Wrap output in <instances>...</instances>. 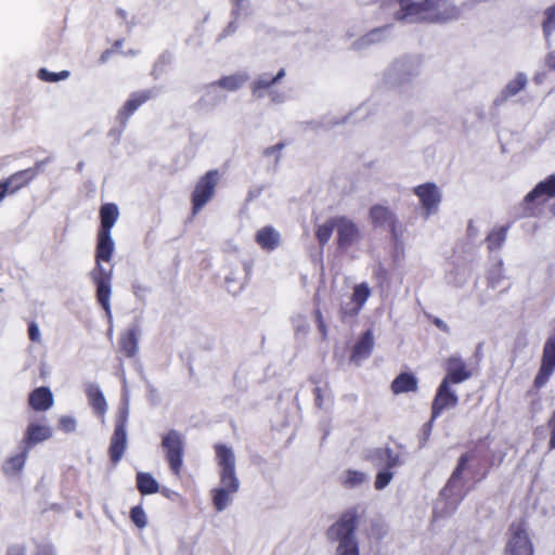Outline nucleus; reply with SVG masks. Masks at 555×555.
I'll return each instance as SVG.
<instances>
[{"instance_id":"f257e3e1","label":"nucleus","mask_w":555,"mask_h":555,"mask_svg":"<svg viewBox=\"0 0 555 555\" xmlns=\"http://www.w3.org/2000/svg\"><path fill=\"white\" fill-rule=\"evenodd\" d=\"M119 218L116 204L105 203L100 207V227L96 233L95 267L91 271V280L96 286V300L103 308L108 320H112L111 295L113 270L105 269L102 262H109L113 258L115 244L112 238V229Z\"/></svg>"},{"instance_id":"f03ea898","label":"nucleus","mask_w":555,"mask_h":555,"mask_svg":"<svg viewBox=\"0 0 555 555\" xmlns=\"http://www.w3.org/2000/svg\"><path fill=\"white\" fill-rule=\"evenodd\" d=\"M214 449L219 467L220 487L211 490V498L215 509L222 512L232 501V495L238 491L240 479L236 475L233 450L223 443H216Z\"/></svg>"},{"instance_id":"7ed1b4c3","label":"nucleus","mask_w":555,"mask_h":555,"mask_svg":"<svg viewBox=\"0 0 555 555\" xmlns=\"http://www.w3.org/2000/svg\"><path fill=\"white\" fill-rule=\"evenodd\" d=\"M365 516V508L352 506L345 509L326 530L330 542H336V555H360L357 529Z\"/></svg>"},{"instance_id":"20e7f679","label":"nucleus","mask_w":555,"mask_h":555,"mask_svg":"<svg viewBox=\"0 0 555 555\" xmlns=\"http://www.w3.org/2000/svg\"><path fill=\"white\" fill-rule=\"evenodd\" d=\"M461 15L460 9L448 0H422L405 3L403 9L396 14L397 20L416 17L418 21L429 23H444L457 20Z\"/></svg>"},{"instance_id":"39448f33","label":"nucleus","mask_w":555,"mask_h":555,"mask_svg":"<svg viewBox=\"0 0 555 555\" xmlns=\"http://www.w3.org/2000/svg\"><path fill=\"white\" fill-rule=\"evenodd\" d=\"M474 452H466L462 454L457 461L456 467L450 476L447 485L441 491V495L447 499H454V501L463 500L467 493L475 487L476 483L480 482L486 478L487 472L478 474L477 472H470L473 483L467 485L463 474L465 470H469L468 463L475 460Z\"/></svg>"},{"instance_id":"423d86ee","label":"nucleus","mask_w":555,"mask_h":555,"mask_svg":"<svg viewBox=\"0 0 555 555\" xmlns=\"http://www.w3.org/2000/svg\"><path fill=\"white\" fill-rule=\"evenodd\" d=\"M369 220L373 228L387 230L396 246L401 244L403 227L397 214L389 206L374 204L369 210Z\"/></svg>"},{"instance_id":"0eeeda50","label":"nucleus","mask_w":555,"mask_h":555,"mask_svg":"<svg viewBox=\"0 0 555 555\" xmlns=\"http://www.w3.org/2000/svg\"><path fill=\"white\" fill-rule=\"evenodd\" d=\"M220 180L217 169L208 170L199 177L191 193V215L195 217L215 197L216 188Z\"/></svg>"},{"instance_id":"6e6552de","label":"nucleus","mask_w":555,"mask_h":555,"mask_svg":"<svg viewBox=\"0 0 555 555\" xmlns=\"http://www.w3.org/2000/svg\"><path fill=\"white\" fill-rule=\"evenodd\" d=\"M162 449L169 469L176 477H180L183 468L184 439L176 429L168 430L162 437Z\"/></svg>"},{"instance_id":"1a4fd4ad","label":"nucleus","mask_w":555,"mask_h":555,"mask_svg":"<svg viewBox=\"0 0 555 555\" xmlns=\"http://www.w3.org/2000/svg\"><path fill=\"white\" fill-rule=\"evenodd\" d=\"M128 406L120 408L116 415L114 433L111 437L108 455L111 462L116 465L124 456L127 448V431L126 426L128 422Z\"/></svg>"},{"instance_id":"9d476101","label":"nucleus","mask_w":555,"mask_h":555,"mask_svg":"<svg viewBox=\"0 0 555 555\" xmlns=\"http://www.w3.org/2000/svg\"><path fill=\"white\" fill-rule=\"evenodd\" d=\"M508 534L504 555H533V545L529 539L524 519L512 522Z\"/></svg>"},{"instance_id":"9b49d317","label":"nucleus","mask_w":555,"mask_h":555,"mask_svg":"<svg viewBox=\"0 0 555 555\" xmlns=\"http://www.w3.org/2000/svg\"><path fill=\"white\" fill-rule=\"evenodd\" d=\"M336 232V245L339 250L346 251L362 240L358 224L346 216H337Z\"/></svg>"},{"instance_id":"f8f14e48","label":"nucleus","mask_w":555,"mask_h":555,"mask_svg":"<svg viewBox=\"0 0 555 555\" xmlns=\"http://www.w3.org/2000/svg\"><path fill=\"white\" fill-rule=\"evenodd\" d=\"M555 372V336L548 337L543 346L541 364L533 379V387L539 390L550 380Z\"/></svg>"},{"instance_id":"ddd939ff","label":"nucleus","mask_w":555,"mask_h":555,"mask_svg":"<svg viewBox=\"0 0 555 555\" xmlns=\"http://www.w3.org/2000/svg\"><path fill=\"white\" fill-rule=\"evenodd\" d=\"M413 193L418 197L425 217H429L438 211L442 195L435 183L420 184L413 189Z\"/></svg>"},{"instance_id":"4468645a","label":"nucleus","mask_w":555,"mask_h":555,"mask_svg":"<svg viewBox=\"0 0 555 555\" xmlns=\"http://www.w3.org/2000/svg\"><path fill=\"white\" fill-rule=\"evenodd\" d=\"M457 403L459 397L451 388V384L441 382L431 402V417L427 425L430 426V423L439 417L444 410L455 408Z\"/></svg>"},{"instance_id":"2eb2a0df","label":"nucleus","mask_w":555,"mask_h":555,"mask_svg":"<svg viewBox=\"0 0 555 555\" xmlns=\"http://www.w3.org/2000/svg\"><path fill=\"white\" fill-rule=\"evenodd\" d=\"M446 375L442 382L451 385L461 384L472 376V371L460 356H451L444 361Z\"/></svg>"},{"instance_id":"dca6fc26","label":"nucleus","mask_w":555,"mask_h":555,"mask_svg":"<svg viewBox=\"0 0 555 555\" xmlns=\"http://www.w3.org/2000/svg\"><path fill=\"white\" fill-rule=\"evenodd\" d=\"M41 162H37L34 167L16 171L7 179L1 180L9 194H14L27 186L39 173Z\"/></svg>"},{"instance_id":"f3484780","label":"nucleus","mask_w":555,"mask_h":555,"mask_svg":"<svg viewBox=\"0 0 555 555\" xmlns=\"http://www.w3.org/2000/svg\"><path fill=\"white\" fill-rule=\"evenodd\" d=\"M51 437L52 428L50 426L29 423L20 443V449H26L30 452L36 444L49 440Z\"/></svg>"},{"instance_id":"a211bd4d","label":"nucleus","mask_w":555,"mask_h":555,"mask_svg":"<svg viewBox=\"0 0 555 555\" xmlns=\"http://www.w3.org/2000/svg\"><path fill=\"white\" fill-rule=\"evenodd\" d=\"M153 93L151 90L137 91L130 94L129 99L122 104V106L118 109L117 120L119 124L125 127L128 119L134 112L144 103H146Z\"/></svg>"},{"instance_id":"6ab92c4d","label":"nucleus","mask_w":555,"mask_h":555,"mask_svg":"<svg viewBox=\"0 0 555 555\" xmlns=\"http://www.w3.org/2000/svg\"><path fill=\"white\" fill-rule=\"evenodd\" d=\"M281 233L272 225L260 228L255 234V242L264 251H273L281 245Z\"/></svg>"},{"instance_id":"aec40b11","label":"nucleus","mask_w":555,"mask_h":555,"mask_svg":"<svg viewBox=\"0 0 555 555\" xmlns=\"http://www.w3.org/2000/svg\"><path fill=\"white\" fill-rule=\"evenodd\" d=\"M53 395L48 387H38L34 389L28 396L29 406L38 412L49 410L53 405Z\"/></svg>"},{"instance_id":"412c9836","label":"nucleus","mask_w":555,"mask_h":555,"mask_svg":"<svg viewBox=\"0 0 555 555\" xmlns=\"http://www.w3.org/2000/svg\"><path fill=\"white\" fill-rule=\"evenodd\" d=\"M548 201L540 196L530 198V192L520 203V216L524 218L539 217L543 214Z\"/></svg>"},{"instance_id":"4be33fe9","label":"nucleus","mask_w":555,"mask_h":555,"mask_svg":"<svg viewBox=\"0 0 555 555\" xmlns=\"http://www.w3.org/2000/svg\"><path fill=\"white\" fill-rule=\"evenodd\" d=\"M138 335L139 328L137 326L130 327L120 334L118 340L119 351L126 358L135 357L138 352Z\"/></svg>"},{"instance_id":"5701e85b","label":"nucleus","mask_w":555,"mask_h":555,"mask_svg":"<svg viewBox=\"0 0 555 555\" xmlns=\"http://www.w3.org/2000/svg\"><path fill=\"white\" fill-rule=\"evenodd\" d=\"M395 395L415 392L418 389V380L413 373L401 372L390 385Z\"/></svg>"},{"instance_id":"b1692460","label":"nucleus","mask_w":555,"mask_h":555,"mask_svg":"<svg viewBox=\"0 0 555 555\" xmlns=\"http://www.w3.org/2000/svg\"><path fill=\"white\" fill-rule=\"evenodd\" d=\"M285 76L284 68H281L275 76L263 74L253 81L250 89L255 98L260 99L264 95V90H269Z\"/></svg>"},{"instance_id":"393cba45","label":"nucleus","mask_w":555,"mask_h":555,"mask_svg":"<svg viewBox=\"0 0 555 555\" xmlns=\"http://www.w3.org/2000/svg\"><path fill=\"white\" fill-rule=\"evenodd\" d=\"M29 451L26 449H20L17 454L9 456L2 464V472L5 476L13 477L22 473Z\"/></svg>"},{"instance_id":"a878e982","label":"nucleus","mask_w":555,"mask_h":555,"mask_svg":"<svg viewBox=\"0 0 555 555\" xmlns=\"http://www.w3.org/2000/svg\"><path fill=\"white\" fill-rule=\"evenodd\" d=\"M527 85V77L524 73H518L513 80H511L504 89L501 91L500 95L495 99L494 103L496 105L503 104L509 98L516 95L521 90L525 89Z\"/></svg>"},{"instance_id":"bb28decb","label":"nucleus","mask_w":555,"mask_h":555,"mask_svg":"<svg viewBox=\"0 0 555 555\" xmlns=\"http://www.w3.org/2000/svg\"><path fill=\"white\" fill-rule=\"evenodd\" d=\"M86 393L89 404L93 409L94 413L100 417H104L107 410V403L100 387L96 385H89Z\"/></svg>"},{"instance_id":"cd10ccee","label":"nucleus","mask_w":555,"mask_h":555,"mask_svg":"<svg viewBox=\"0 0 555 555\" xmlns=\"http://www.w3.org/2000/svg\"><path fill=\"white\" fill-rule=\"evenodd\" d=\"M373 335L370 331H366L353 346L351 360L359 361L370 357L373 350Z\"/></svg>"},{"instance_id":"c85d7f7f","label":"nucleus","mask_w":555,"mask_h":555,"mask_svg":"<svg viewBox=\"0 0 555 555\" xmlns=\"http://www.w3.org/2000/svg\"><path fill=\"white\" fill-rule=\"evenodd\" d=\"M509 224L494 227L486 236L487 248L490 251L500 249L506 241Z\"/></svg>"},{"instance_id":"c756f323","label":"nucleus","mask_w":555,"mask_h":555,"mask_svg":"<svg viewBox=\"0 0 555 555\" xmlns=\"http://www.w3.org/2000/svg\"><path fill=\"white\" fill-rule=\"evenodd\" d=\"M135 481L137 488L142 495L154 494L159 491L157 480L150 473H137Z\"/></svg>"},{"instance_id":"7c9ffc66","label":"nucleus","mask_w":555,"mask_h":555,"mask_svg":"<svg viewBox=\"0 0 555 555\" xmlns=\"http://www.w3.org/2000/svg\"><path fill=\"white\" fill-rule=\"evenodd\" d=\"M540 195L548 202L555 198V175L548 176L530 191V198Z\"/></svg>"},{"instance_id":"2f4dec72","label":"nucleus","mask_w":555,"mask_h":555,"mask_svg":"<svg viewBox=\"0 0 555 555\" xmlns=\"http://www.w3.org/2000/svg\"><path fill=\"white\" fill-rule=\"evenodd\" d=\"M247 81V76L242 74H234L223 76L220 79L211 82V87H219L229 91L238 90Z\"/></svg>"},{"instance_id":"473e14b6","label":"nucleus","mask_w":555,"mask_h":555,"mask_svg":"<svg viewBox=\"0 0 555 555\" xmlns=\"http://www.w3.org/2000/svg\"><path fill=\"white\" fill-rule=\"evenodd\" d=\"M336 220L337 216L332 217L317 228L315 238L321 246L326 245L331 240L334 229L336 230Z\"/></svg>"},{"instance_id":"72a5a7b5","label":"nucleus","mask_w":555,"mask_h":555,"mask_svg":"<svg viewBox=\"0 0 555 555\" xmlns=\"http://www.w3.org/2000/svg\"><path fill=\"white\" fill-rule=\"evenodd\" d=\"M376 457L379 465L385 469H391L400 464L399 455L390 448L379 449L376 453Z\"/></svg>"},{"instance_id":"f704fd0d","label":"nucleus","mask_w":555,"mask_h":555,"mask_svg":"<svg viewBox=\"0 0 555 555\" xmlns=\"http://www.w3.org/2000/svg\"><path fill=\"white\" fill-rule=\"evenodd\" d=\"M371 295V291L366 283H361L354 286L353 294H352V301L356 304V309L353 311V314H358L359 311L362 309L366 300L369 299Z\"/></svg>"},{"instance_id":"c9c22d12","label":"nucleus","mask_w":555,"mask_h":555,"mask_svg":"<svg viewBox=\"0 0 555 555\" xmlns=\"http://www.w3.org/2000/svg\"><path fill=\"white\" fill-rule=\"evenodd\" d=\"M365 480V475L362 472L348 469L344 476L340 477V485L346 489H352L362 485Z\"/></svg>"},{"instance_id":"e433bc0d","label":"nucleus","mask_w":555,"mask_h":555,"mask_svg":"<svg viewBox=\"0 0 555 555\" xmlns=\"http://www.w3.org/2000/svg\"><path fill=\"white\" fill-rule=\"evenodd\" d=\"M542 30L545 38H548L555 30V4L548 7L544 11V20L542 22Z\"/></svg>"},{"instance_id":"4c0bfd02","label":"nucleus","mask_w":555,"mask_h":555,"mask_svg":"<svg viewBox=\"0 0 555 555\" xmlns=\"http://www.w3.org/2000/svg\"><path fill=\"white\" fill-rule=\"evenodd\" d=\"M38 78L46 82H56L64 80L69 76L68 70H62L59 73L49 72L47 68H40L37 74Z\"/></svg>"},{"instance_id":"58836bf2","label":"nucleus","mask_w":555,"mask_h":555,"mask_svg":"<svg viewBox=\"0 0 555 555\" xmlns=\"http://www.w3.org/2000/svg\"><path fill=\"white\" fill-rule=\"evenodd\" d=\"M130 520L139 528L143 529L147 525V516L141 505L133 506L129 514Z\"/></svg>"},{"instance_id":"ea45409f","label":"nucleus","mask_w":555,"mask_h":555,"mask_svg":"<svg viewBox=\"0 0 555 555\" xmlns=\"http://www.w3.org/2000/svg\"><path fill=\"white\" fill-rule=\"evenodd\" d=\"M392 476L390 469L378 472L375 479V488L377 490L384 489L391 481Z\"/></svg>"},{"instance_id":"a19ab883","label":"nucleus","mask_w":555,"mask_h":555,"mask_svg":"<svg viewBox=\"0 0 555 555\" xmlns=\"http://www.w3.org/2000/svg\"><path fill=\"white\" fill-rule=\"evenodd\" d=\"M59 428L64 433H73L76 429V421L74 417L64 415L59 420Z\"/></svg>"},{"instance_id":"79ce46f5","label":"nucleus","mask_w":555,"mask_h":555,"mask_svg":"<svg viewBox=\"0 0 555 555\" xmlns=\"http://www.w3.org/2000/svg\"><path fill=\"white\" fill-rule=\"evenodd\" d=\"M546 427L550 431L548 448H550V450H554L555 449V410L553 411L550 418L547 420Z\"/></svg>"},{"instance_id":"37998d69","label":"nucleus","mask_w":555,"mask_h":555,"mask_svg":"<svg viewBox=\"0 0 555 555\" xmlns=\"http://www.w3.org/2000/svg\"><path fill=\"white\" fill-rule=\"evenodd\" d=\"M122 44H124V39L115 40V41H114V43H113V46H112V48H111V49L105 50V51L102 53V55H101V61H102V62H105V61H107V59H108L112 54H114V53H116V52H119V51H120V49H121V47H122Z\"/></svg>"},{"instance_id":"c03bdc74","label":"nucleus","mask_w":555,"mask_h":555,"mask_svg":"<svg viewBox=\"0 0 555 555\" xmlns=\"http://www.w3.org/2000/svg\"><path fill=\"white\" fill-rule=\"evenodd\" d=\"M28 337L33 343L40 341V331L35 321L28 323Z\"/></svg>"},{"instance_id":"a18cd8bd","label":"nucleus","mask_w":555,"mask_h":555,"mask_svg":"<svg viewBox=\"0 0 555 555\" xmlns=\"http://www.w3.org/2000/svg\"><path fill=\"white\" fill-rule=\"evenodd\" d=\"M7 555H26V546L23 544H12L8 547Z\"/></svg>"},{"instance_id":"49530a36","label":"nucleus","mask_w":555,"mask_h":555,"mask_svg":"<svg viewBox=\"0 0 555 555\" xmlns=\"http://www.w3.org/2000/svg\"><path fill=\"white\" fill-rule=\"evenodd\" d=\"M313 395H314V403H315V406L318 409H322L323 405H324V397H323V391L320 387H315L313 389Z\"/></svg>"},{"instance_id":"de8ad7c7","label":"nucleus","mask_w":555,"mask_h":555,"mask_svg":"<svg viewBox=\"0 0 555 555\" xmlns=\"http://www.w3.org/2000/svg\"><path fill=\"white\" fill-rule=\"evenodd\" d=\"M285 146V144L283 142H279L272 146H269L267 147L264 151H263V155L264 156H271L273 154H279L282 149Z\"/></svg>"},{"instance_id":"09e8293b","label":"nucleus","mask_w":555,"mask_h":555,"mask_svg":"<svg viewBox=\"0 0 555 555\" xmlns=\"http://www.w3.org/2000/svg\"><path fill=\"white\" fill-rule=\"evenodd\" d=\"M430 322L437 326L440 331L444 332V333H449L450 332V327L448 326V324L442 321L441 319L437 318V317H430L429 318Z\"/></svg>"},{"instance_id":"8fccbe9b","label":"nucleus","mask_w":555,"mask_h":555,"mask_svg":"<svg viewBox=\"0 0 555 555\" xmlns=\"http://www.w3.org/2000/svg\"><path fill=\"white\" fill-rule=\"evenodd\" d=\"M545 65L548 69L555 70V51H552L545 56Z\"/></svg>"},{"instance_id":"3c124183","label":"nucleus","mask_w":555,"mask_h":555,"mask_svg":"<svg viewBox=\"0 0 555 555\" xmlns=\"http://www.w3.org/2000/svg\"><path fill=\"white\" fill-rule=\"evenodd\" d=\"M315 317H317L319 330L325 336L326 335V325L323 321V317H322V313L320 310L317 311Z\"/></svg>"},{"instance_id":"603ef678","label":"nucleus","mask_w":555,"mask_h":555,"mask_svg":"<svg viewBox=\"0 0 555 555\" xmlns=\"http://www.w3.org/2000/svg\"><path fill=\"white\" fill-rule=\"evenodd\" d=\"M146 292H147V288L143 285H134L133 286V293L137 297H141Z\"/></svg>"},{"instance_id":"864d4df0","label":"nucleus","mask_w":555,"mask_h":555,"mask_svg":"<svg viewBox=\"0 0 555 555\" xmlns=\"http://www.w3.org/2000/svg\"><path fill=\"white\" fill-rule=\"evenodd\" d=\"M387 270L383 267H379L376 271H375V276L378 279V280H385L387 278Z\"/></svg>"},{"instance_id":"5fc2aeb1","label":"nucleus","mask_w":555,"mask_h":555,"mask_svg":"<svg viewBox=\"0 0 555 555\" xmlns=\"http://www.w3.org/2000/svg\"><path fill=\"white\" fill-rule=\"evenodd\" d=\"M476 232H477V229L474 225V221L469 220L468 225H467V235L474 236L476 234Z\"/></svg>"},{"instance_id":"6e6d98bb","label":"nucleus","mask_w":555,"mask_h":555,"mask_svg":"<svg viewBox=\"0 0 555 555\" xmlns=\"http://www.w3.org/2000/svg\"><path fill=\"white\" fill-rule=\"evenodd\" d=\"M37 555H53V548L51 546H43Z\"/></svg>"},{"instance_id":"4d7b16f0","label":"nucleus","mask_w":555,"mask_h":555,"mask_svg":"<svg viewBox=\"0 0 555 555\" xmlns=\"http://www.w3.org/2000/svg\"><path fill=\"white\" fill-rule=\"evenodd\" d=\"M9 195L8 190L5 189V185L0 181V202Z\"/></svg>"},{"instance_id":"13d9d810","label":"nucleus","mask_w":555,"mask_h":555,"mask_svg":"<svg viewBox=\"0 0 555 555\" xmlns=\"http://www.w3.org/2000/svg\"><path fill=\"white\" fill-rule=\"evenodd\" d=\"M280 98H281V95H280V94H278V93H273V94H272V101H274V102L280 101Z\"/></svg>"},{"instance_id":"bf43d9fd","label":"nucleus","mask_w":555,"mask_h":555,"mask_svg":"<svg viewBox=\"0 0 555 555\" xmlns=\"http://www.w3.org/2000/svg\"><path fill=\"white\" fill-rule=\"evenodd\" d=\"M237 2H242L243 0H236Z\"/></svg>"}]
</instances>
